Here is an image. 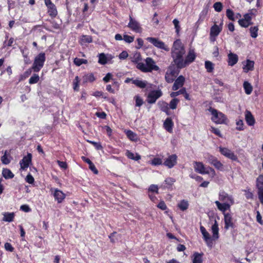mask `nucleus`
<instances>
[{
    "label": "nucleus",
    "instance_id": "63",
    "mask_svg": "<svg viewBox=\"0 0 263 263\" xmlns=\"http://www.w3.org/2000/svg\"><path fill=\"white\" fill-rule=\"evenodd\" d=\"M173 23L174 25L175 28L176 29V32L178 33L180 28L179 21L177 19H174L173 21Z\"/></svg>",
    "mask_w": 263,
    "mask_h": 263
},
{
    "label": "nucleus",
    "instance_id": "23",
    "mask_svg": "<svg viewBox=\"0 0 263 263\" xmlns=\"http://www.w3.org/2000/svg\"><path fill=\"white\" fill-rule=\"evenodd\" d=\"M238 58L237 54L230 52L228 54V65L233 66L237 63Z\"/></svg>",
    "mask_w": 263,
    "mask_h": 263
},
{
    "label": "nucleus",
    "instance_id": "56",
    "mask_svg": "<svg viewBox=\"0 0 263 263\" xmlns=\"http://www.w3.org/2000/svg\"><path fill=\"white\" fill-rule=\"evenodd\" d=\"M85 80L86 82H93L95 80V78L92 73H89L85 76Z\"/></svg>",
    "mask_w": 263,
    "mask_h": 263
},
{
    "label": "nucleus",
    "instance_id": "48",
    "mask_svg": "<svg viewBox=\"0 0 263 263\" xmlns=\"http://www.w3.org/2000/svg\"><path fill=\"white\" fill-rule=\"evenodd\" d=\"M213 7L217 12H220L222 9V5L220 2H216L214 4Z\"/></svg>",
    "mask_w": 263,
    "mask_h": 263
},
{
    "label": "nucleus",
    "instance_id": "62",
    "mask_svg": "<svg viewBox=\"0 0 263 263\" xmlns=\"http://www.w3.org/2000/svg\"><path fill=\"white\" fill-rule=\"evenodd\" d=\"M159 209L162 210H165L167 209V206L164 201H161L157 206Z\"/></svg>",
    "mask_w": 263,
    "mask_h": 263
},
{
    "label": "nucleus",
    "instance_id": "10",
    "mask_svg": "<svg viewBox=\"0 0 263 263\" xmlns=\"http://www.w3.org/2000/svg\"><path fill=\"white\" fill-rule=\"evenodd\" d=\"M177 75V72H176L175 67L173 66H170L165 73V79L167 83H172L174 81V79Z\"/></svg>",
    "mask_w": 263,
    "mask_h": 263
},
{
    "label": "nucleus",
    "instance_id": "25",
    "mask_svg": "<svg viewBox=\"0 0 263 263\" xmlns=\"http://www.w3.org/2000/svg\"><path fill=\"white\" fill-rule=\"evenodd\" d=\"M203 253H199L198 252H194L192 255L193 263H202Z\"/></svg>",
    "mask_w": 263,
    "mask_h": 263
},
{
    "label": "nucleus",
    "instance_id": "31",
    "mask_svg": "<svg viewBox=\"0 0 263 263\" xmlns=\"http://www.w3.org/2000/svg\"><path fill=\"white\" fill-rule=\"evenodd\" d=\"M48 8V13L51 17H55L57 16L58 14V11L56 9L55 6L53 4L47 7Z\"/></svg>",
    "mask_w": 263,
    "mask_h": 263
},
{
    "label": "nucleus",
    "instance_id": "53",
    "mask_svg": "<svg viewBox=\"0 0 263 263\" xmlns=\"http://www.w3.org/2000/svg\"><path fill=\"white\" fill-rule=\"evenodd\" d=\"M214 166L216 170L218 171H224V165L219 160L215 164V165H214Z\"/></svg>",
    "mask_w": 263,
    "mask_h": 263
},
{
    "label": "nucleus",
    "instance_id": "20",
    "mask_svg": "<svg viewBox=\"0 0 263 263\" xmlns=\"http://www.w3.org/2000/svg\"><path fill=\"white\" fill-rule=\"evenodd\" d=\"M212 237L213 241L216 240L219 238V228L218 224L216 220H215L214 223L212 226Z\"/></svg>",
    "mask_w": 263,
    "mask_h": 263
},
{
    "label": "nucleus",
    "instance_id": "30",
    "mask_svg": "<svg viewBox=\"0 0 263 263\" xmlns=\"http://www.w3.org/2000/svg\"><path fill=\"white\" fill-rule=\"evenodd\" d=\"M14 213H5L4 214V217L3 218V220L6 222H12L13 221L14 218Z\"/></svg>",
    "mask_w": 263,
    "mask_h": 263
},
{
    "label": "nucleus",
    "instance_id": "59",
    "mask_svg": "<svg viewBox=\"0 0 263 263\" xmlns=\"http://www.w3.org/2000/svg\"><path fill=\"white\" fill-rule=\"evenodd\" d=\"M141 60V55L140 53H136L134 55V57L132 60V61L134 63H138V62Z\"/></svg>",
    "mask_w": 263,
    "mask_h": 263
},
{
    "label": "nucleus",
    "instance_id": "2",
    "mask_svg": "<svg viewBox=\"0 0 263 263\" xmlns=\"http://www.w3.org/2000/svg\"><path fill=\"white\" fill-rule=\"evenodd\" d=\"M145 64L141 62L138 63L137 68L144 72H152L153 70L157 71L159 69L156 62L151 58H147L145 60Z\"/></svg>",
    "mask_w": 263,
    "mask_h": 263
},
{
    "label": "nucleus",
    "instance_id": "55",
    "mask_svg": "<svg viewBox=\"0 0 263 263\" xmlns=\"http://www.w3.org/2000/svg\"><path fill=\"white\" fill-rule=\"evenodd\" d=\"M175 179L172 177H168L165 180V183L169 186H171L175 182Z\"/></svg>",
    "mask_w": 263,
    "mask_h": 263
},
{
    "label": "nucleus",
    "instance_id": "7",
    "mask_svg": "<svg viewBox=\"0 0 263 263\" xmlns=\"http://www.w3.org/2000/svg\"><path fill=\"white\" fill-rule=\"evenodd\" d=\"M200 230L203 236V239L205 241L206 245L208 247L211 248L213 245L212 237L210 236V234L203 226L201 225L200 226Z\"/></svg>",
    "mask_w": 263,
    "mask_h": 263
},
{
    "label": "nucleus",
    "instance_id": "50",
    "mask_svg": "<svg viewBox=\"0 0 263 263\" xmlns=\"http://www.w3.org/2000/svg\"><path fill=\"white\" fill-rule=\"evenodd\" d=\"M239 24L243 27H248L251 24V23H249L248 21H246L245 19L242 18L239 20L238 21Z\"/></svg>",
    "mask_w": 263,
    "mask_h": 263
},
{
    "label": "nucleus",
    "instance_id": "52",
    "mask_svg": "<svg viewBox=\"0 0 263 263\" xmlns=\"http://www.w3.org/2000/svg\"><path fill=\"white\" fill-rule=\"evenodd\" d=\"M148 192L152 193H156L158 194V187L157 185L155 184H152L148 188Z\"/></svg>",
    "mask_w": 263,
    "mask_h": 263
},
{
    "label": "nucleus",
    "instance_id": "54",
    "mask_svg": "<svg viewBox=\"0 0 263 263\" xmlns=\"http://www.w3.org/2000/svg\"><path fill=\"white\" fill-rule=\"evenodd\" d=\"M123 40L124 41L128 43H130L133 42L134 40V36H129L128 35H124L123 36Z\"/></svg>",
    "mask_w": 263,
    "mask_h": 263
},
{
    "label": "nucleus",
    "instance_id": "18",
    "mask_svg": "<svg viewBox=\"0 0 263 263\" xmlns=\"http://www.w3.org/2000/svg\"><path fill=\"white\" fill-rule=\"evenodd\" d=\"M215 203L216 204L218 209L221 212H223L224 214H225L224 212L227 210H230L231 205L234 204L227 202L221 203L219 201H216Z\"/></svg>",
    "mask_w": 263,
    "mask_h": 263
},
{
    "label": "nucleus",
    "instance_id": "22",
    "mask_svg": "<svg viewBox=\"0 0 263 263\" xmlns=\"http://www.w3.org/2000/svg\"><path fill=\"white\" fill-rule=\"evenodd\" d=\"M99 60L98 63L102 64H106L108 61L112 59L111 55H105L104 53H101L99 54Z\"/></svg>",
    "mask_w": 263,
    "mask_h": 263
},
{
    "label": "nucleus",
    "instance_id": "11",
    "mask_svg": "<svg viewBox=\"0 0 263 263\" xmlns=\"http://www.w3.org/2000/svg\"><path fill=\"white\" fill-rule=\"evenodd\" d=\"M127 26L135 32L140 33L142 31V28L140 23L137 20L133 18L130 15H129V22Z\"/></svg>",
    "mask_w": 263,
    "mask_h": 263
},
{
    "label": "nucleus",
    "instance_id": "5",
    "mask_svg": "<svg viewBox=\"0 0 263 263\" xmlns=\"http://www.w3.org/2000/svg\"><path fill=\"white\" fill-rule=\"evenodd\" d=\"M177 159L176 154L168 155L167 157L164 159L163 165L168 168H172L177 164Z\"/></svg>",
    "mask_w": 263,
    "mask_h": 263
},
{
    "label": "nucleus",
    "instance_id": "6",
    "mask_svg": "<svg viewBox=\"0 0 263 263\" xmlns=\"http://www.w3.org/2000/svg\"><path fill=\"white\" fill-rule=\"evenodd\" d=\"M146 40L158 48L163 49L166 51L170 50L169 47L166 46L163 42L159 40L157 38L148 37L146 38Z\"/></svg>",
    "mask_w": 263,
    "mask_h": 263
},
{
    "label": "nucleus",
    "instance_id": "26",
    "mask_svg": "<svg viewBox=\"0 0 263 263\" xmlns=\"http://www.w3.org/2000/svg\"><path fill=\"white\" fill-rule=\"evenodd\" d=\"M124 133L127 137L132 141L136 142L138 141V138L137 135L131 130H125Z\"/></svg>",
    "mask_w": 263,
    "mask_h": 263
},
{
    "label": "nucleus",
    "instance_id": "39",
    "mask_svg": "<svg viewBox=\"0 0 263 263\" xmlns=\"http://www.w3.org/2000/svg\"><path fill=\"white\" fill-rule=\"evenodd\" d=\"M245 117L246 122L248 125L253 126L254 125L255 120L254 118V116H245Z\"/></svg>",
    "mask_w": 263,
    "mask_h": 263
},
{
    "label": "nucleus",
    "instance_id": "49",
    "mask_svg": "<svg viewBox=\"0 0 263 263\" xmlns=\"http://www.w3.org/2000/svg\"><path fill=\"white\" fill-rule=\"evenodd\" d=\"M136 101V106H140L143 103V99L138 95L136 96L134 98Z\"/></svg>",
    "mask_w": 263,
    "mask_h": 263
},
{
    "label": "nucleus",
    "instance_id": "28",
    "mask_svg": "<svg viewBox=\"0 0 263 263\" xmlns=\"http://www.w3.org/2000/svg\"><path fill=\"white\" fill-rule=\"evenodd\" d=\"M132 83L140 88H145L148 84L147 81L139 79H134V80H132Z\"/></svg>",
    "mask_w": 263,
    "mask_h": 263
},
{
    "label": "nucleus",
    "instance_id": "19",
    "mask_svg": "<svg viewBox=\"0 0 263 263\" xmlns=\"http://www.w3.org/2000/svg\"><path fill=\"white\" fill-rule=\"evenodd\" d=\"M174 127V122L171 118L168 117L163 123L164 128L168 133H172Z\"/></svg>",
    "mask_w": 263,
    "mask_h": 263
},
{
    "label": "nucleus",
    "instance_id": "41",
    "mask_svg": "<svg viewBox=\"0 0 263 263\" xmlns=\"http://www.w3.org/2000/svg\"><path fill=\"white\" fill-rule=\"evenodd\" d=\"M205 67L209 72H211L214 69L213 64L210 61H206L205 62Z\"/></svg>",
    "mask_w": 263,
    "mask_h": 263
},
{
    "label": "nucleus",
    "instance_id": "15",
    "mask_svg": "<svg viewBox=\"0 0 263 263\" xmlns=\"http://www.w3.org/2000/svg\"><path fill=\"white\" fill-rule=\"evenodd\" d=\"M232 216L229 213L224 214V229L228 230L230 228H234L235 224L232 221Z\"/></svg>",
    "mask_w": 263,
    "mask_h": 263
},
{
    "label": "nucleus",
    "instance_id": "14",
    "mask_svg": "<svg viewBox=\"0 0 263 263\" xmlns=\"http://www.w3.org/2000/svg\"><path fill=\"white\" fill-rule=\"evenodd\" d=\"M222 23L219 26L215 24L211 27L210 30V40L211 41L214 42L215 41L216 37L222 30Z\"/></svg>",
    "mask_w": 263,
    "mask_h": 263
},
{
    "label": "nucleus",
    "instance_id": "1",
    "mask_svg": "<svg viewBox=\"0 0 263 263\" xmlns=\"http://www.w3.org/2000/svg\"><path fill=\"white\" fill-rule=\"evenodd\" d=\"M185 53L184 47L180 40L174 41L171 50V56L173 62L178 68L181 69L192 63L196 58L194 49H190L187 55L184 59Z\"/></svg>",
    "mask_w": 263,
    "mask_h": 263
},
{
    "label": "nucleus",
    "instance_id": "35",
    "mask_svg": "<svg viewBox=\"0 0 263 263\" xmlns=\"http://www.w3.org/2000/svg\"><path fill=\"white\" fill-rule=\"evenodd\" d=\"M243 86L245 89V92L247 95H250L252 91V87L251 84L247 81H245L243 83Z\"/></svg>",
    "mask_w": 263,
    "mask_h": 263
},
{
    "label": "nucleus",
    "instance_id": "32",
    "mask_svg": "<svg viewBox=\"0 0 263 263\" xmlns=\"http://www.w3.org/2000/svg\"><path fill=\"white\" fill-rule=\"evenodd\" d=\"M126 156L128 158L136 161H138L141 159V156L140 155L138 154H136V155H135L133 153L130 152L128 150H127L126 152Z\"/></svg>",
    "mask_w": 263,
    "mask_h": 263
},
{
    "label": "nucleus",
    "instance_id": "24",
    "mask_svg": "<svg viewBox=\"0 0 263 263\" xmlns=\"http://www.w3.org/2000/svg\"><path fill=\"white\" fill-rule=\"evenodd\" d=\"M211 120L216 124H226L228 120L226 116H212Z\"/></svg>",
    "mask_w": 263,
    "mask_h": 263
},
{
    "label": "nucleus",
    "instance_id": "38",
    "mask_svg": "<svg viewBox=\"0 0 263 263\" xmlns=\"http://www.w3.org/2000/svg\"><path fill=\"white\" fill-rule=\"evenodd\" d=\"M73 62L75 65H76L78 66H80L83 64H87V60L83 59H79L78 58H76L74 59Z\"/></svg>",
    "mask_w": 263,
    "mask_h": 263
},
{
    "label": "nucleus",
    "instance_id": "46",
    "mask_svg": "<svg viewBox=\"0 0 263 263\" xmlns=\"http://www.w3.org/2000/svg\"><path fill=\"white\" fill-rule=\"evenodd\" d=\"M185 92V88L183 87L181 89H180L179 91H175V92H172L170 94V96L171 97L174 98V97H175L180 94H182Z\"/></svg>",
    "mask_w": 263,
    "mask_h": 263
},
{
    "label": "nucleus",
    "instance_id": "42",
    "mask_svg": "<svg viewBox=\"0 0 263 263\" xmlns=\"http://www.w3.org/2000/svg\"><path fill=\"white\" fill-rule=\"evenodd\" d=\"M210 130L218 137L222 138V135L221 134L220 130L218 128H215L213 126H211Z\"/></svg>",
    "mask_w": 263,
    "mask_h": 263
},
{
    "label": "nucleus",
    "instance_id": "64",
    "mask_svg": "<svg viewBox=\"0 0 263 263\" xmlns=\"http://www.w3.org/2000/svg\"><path fill=\"white\" fill-rule=\"evenodd\" d=\"M257 195L259 202L263 204V190L257 192Z\"/></svg>",
    "mask_w": 263,
    "mask_h": 263
},
{
    "label": "nucleus",
    "instance_id": "37",
    "mask_svg": "<svg viewBox=\"0 0 263 263\" xmlns=\"http://www.w3.org/2000/svg\"><path fill=\"white\" fill-rule=\"evenodd\" d=\"M39 76L37 74H33L32 76L30 78L29 83L30 84H35L39 82Z\"/></svg>",
    "mask_w": 263,
    "mask_h": 263
},
{
    "label": "nucleus",
    "instance_id": "57",
    "mask_svg": "<svg viewBox=\"0 0 263 263\" xmlns=\"http://www.w3.org/2000/svg\"><path fill=\"white\" fill-rule=\"evenodd\" d=\"M5 249L6 250L12 252H13L14 248L12 247L11 243L9 242H6L4 245Z\"/></svg>",
    "mask_w": 263,
    "mask_h": 263
},
{
    "label": "nucleus",
    "instance_id": "45",
    "mask_svg": "<svg viewBox=\"0 0 263 263\" xmlns=\"http://www.w3.org/2000/svg\"><path fill=\"white\" fill-rule=\"evenodd\" d=\"M257 27H251L250 29V31L251 33V37L253 38H256L257 36V31H258Z\"/></svg>",
    "mask_w": 263,
    "mask_h": 263
},
{
    "label": "nucleus",
    "instance_id": "16",
    "mask_svg": "<svg viewBox=\"0 0 263 263\" xmlns=\"http://www.w3.org/2000/svg\"><path fill=\"white\" fill-rule=\"evenodd\" d=\"M55 200L58 203H62L66 197V195L62 191L58 189H55L53 194Z\"/></svg>",
    "mask_w": 263,
    "mask_h": 263
},
{
    "label": "nucleus",
    "instance_id": "34",
    "mask_svg": "<svg viewBox=\"0 0 263 263\" xmlns=\"http://www.w3.org/2000/svg\"><path fill=\"white\" fill-rule=\"evenodd\" d=\"M254 67V62L250 61V60H247L246 61V65H244L243 67V70L245 72H247L249 70H252Z\"/></svg>",
    "mask_w": 263,
    "mask_h": 263
},
{
    "label": "nucleus",
    "instance_id": "47",
    "mask_svg": "<svg viewBox=\"0 0 263 263\" xmlns=\"http://www.w3.org/2000/svg\"><path fill=\"white\" fill-rule=\"evenodd\" d=\"M226 15L229 20L232 21H234L235 20L234 13L232 10L230 9H227L226 11Z\"/></svg>",
    "mask_w": 263,
    "mask_h": 263
},
{
    "label": "nucleus",
    "instance_id": "43",
    "mask_svg": "<svg viewBox=\"0 0 263 263\" xmlns=\"http://www.w3.org/2000/svg\"><path fill=\"white\" fill-rule=\"evenodd\" d=\"M179 102V100L176 98H174L173 100H171L169 104L170 108L174 109L176 108L177 105Z\"/></svg>",
    "mask_w": 263,
    "mask_h": 263
},
{
    "label": "nucleus",
    "instance_id": "29",
    "mask_svg": "<svg viewBox=\"0 0 263 263\" xmlns=\"http://www.w3.org/2000/svg\"><path fill=\"white\" fill-rule=\"evenodd\" d=\"M2 175L6 179H12L14 176L11 171L8 168H3Z\"/></svg>",
    "mask_w": 263,
    "mask_h": 263
},
{
    "label": "nucleus",
    "instance_id": "40",
    "mask_svg": "<svg viewBox=\"0 0 263 263\" xmlns=\"http://www.w3.org/2000/svg\"><path fill=\"white\" fill-rule=\"evenodd\" d=\"M158 105L160 106L161 108V109L164 111L165 113L167 114V110L168 109V104L163 101H160L158 102Z\"/></svg>",
    "mask_w": 263,
    "mask_h": 263
},
{
    "label": "nucleus",
    "instance_id": "21",
    "mask_svg": "<svg viewBox=\"0 0 263 263\" xmlns=\"http://www.w3.org/2000/svg\"><path fill=\"white\" fill-rule=\"evenodd\" d=\"M11 159L10 152H8L6 150L5 151L4 155L1 157V160L3 164L7 165L10 163Z\"/></svg>",
    "mask_w": 263,
    "mask_h": 263
},
{
    "label": "nucleus",
    "instance_id": "44",
    "mask_svg": "<svg viewBox=\"0 0 263 263\" xmlns=\"http://www.w3.org/2000/svg\"><path fill=\"white\" fill-rule=\"evenodd\" d=\"M88 142L91 144L97 150H102L103 149V146L100 142H97L92 141H88Z\"/></svg>",
    "mask_w": 263,
    "mask_h": 263
},
{
    "label": "nucleus",
    "instance_id": "51",
    "mask_svg": "<svg viewBox=\"0 0 263 263\" xmlns=\"http://www.w3.org/2000/svg\"><path fill=\"white\" fill-rule=\"evenodd\" d=\"M236 129L238 130H243V122L242 120H239L236 121Z\"/></svg>",
    "mask_w": 263,
    "mask_h": 263
},
{
    "label": "nucleus",
    "instance_id": "17",
    "mask_svg": "<svg viewBox=\"0 0 263 263\" xmlns=\"http://www.w3.org/2000/svg\"><path fill=\"white\" fill-rule=\"evenodd\" d=\"M185 82V78L182 76H180L175 81V82L172 86L173 90H177L178 89L182 87Z\"/></svg>",
    "mask_w": 263,
    "mask_h": 263
},
{
    "label": "nucleus",
    "instance_id": "60",
    "mask_svg": "<svg viewBox=\"0 0 263 263\" xmlns=\"http://www.w3.org/2000/svg\"><path fill=\"white\" fill-rule=\"evenodd\" d=\"M89 168L95 174H98L99 173L98 170L96 167L95 164L92 162L89 164Z\"/></svg>",
    "mask_w": 263,
    "mask_h": 263
},
{
    "label": "nucleus",
    "instance_id": "27",
    "mask_svg": "<svg viewBox=\"0 0 263 263\" xmlns=\"http://www.w3.org/2000/svg\"><path fill=\"white\" fill-rule=\"evenodd\" d=\"M256 187L257 192L263 190V175H259L256 180Z\"/></svg>",
    "mask_w": 263,
    "mask_h": 263
},
{
    "label": "nucleus",
    "instance_id": "13",
    "mask_svg": "<svg viewBox=\"0 0 263 263\" xmlns=\"http://www.w3.org/2000/svg\"><path fill=\"white\" fill-rule=\"evenodd\" d=\"M162 95V92L160 90L152 91L147 96V102L150 104L154 103Z\"/></svg>",
    "mask_w": 263,
    "mask_h": 263
},
{
    "label": "nucleus",
    "instance_id": "58",
    "mask_svg": "<svg viewBox=\"0 0 263 263\" xmlns=\"http://www.w3.org/2000/svg\"><path fill=\"white\" fill-rule=\"evenodd\" d=\"M26 181L29 184H33L34 182V179L30 174H29L26 177Z\"/></svg>",
    "mask_w": 263,
    "mask_h": 263
},
{
    "label": "nucleus",
    "instance_id": "9",
    "mask_svg": "<svg viewBox=\"0 0 263 263\" xmlns=\"http://www.w3.org/2000/svg\"><path fill=\"white\" fill-rule=\"evenodd\" d=\"M219 148L221 154L226 157L233 161H238V157L237 155H236L234 153L231 151L230 149L226 147H222L221 146H220Z\"/></svg>",
    "mask_w": 263,
    "mask_h": 263
},
{
    "label": "nucleus",
    "instance_id": "12",
    "mask_svg": "<svg viewBox=\"0 0 263 263\" xmlns=\"http://www.w3.org/2000/svg\"><path fill=\"white\" fill-rule=\"evenodd\" d=\"M32 155L31 153H28L26 156L23 157V159L20 161L21 169L26 170L32 162Z\"/></svg>",
    "mask_w": 263,
    "mask_h": 263
},
{
    "label": "nucleus",
    "instance_id": "8",
    "mask_svg": "<svg viewBox=\"0 0 263 263\" xmlns=\"http://www.w3.org/2000/svg\"><path fill=\"white\" fill-rule=\"evenodd\" d=\"M219 200L223 203L227 202L234 204V199L232 195L228 194L224 191H220L219 193Z\"/></svg>",
    "mask_w": 263,
    "mask_h": 263
},
{
    "label": "nucleus",
    "instance_id": "4",
    "mask_svg": "<svg viewBox=\"0 0 263 263\" xmlns=\"http://www.w3.org/2000/svg\"><path fill=\"white\" fill-rule=\"evenodd\" d=\"M46 60L45 54L43 52L39 53L34 58V60L32 66V69L34 72H39L43 67Z\"/></svg>",
    "mask_w": 263,
    "mask_h": 263
},
{
    "label": "nucleus",
    "instance_id": "36",
    "mask_svg": "<svg viewBox=\"0 0 263 263\" xmlns=\"http://www.w3.org/2000/svg\"><path fill=\"white\" fill-rule=\"evenodd\" d=\"M163 161L162 158L159 157H155L151 161V164L154 166L163 165Z\"/></svg>",
    "mask_w": 263,
    "mask_h": 263
},
{
    "label": "nucleus",
    "instance_id": "61",
    "mask_svg": "<svg viewBox=\"0 0 263 263\" xmlns=\"http://www.w3.org/2000/svg\"><path fill=\"white\" fill-rule=\"evenodd\" d=\"M81 40L85 43H91L92 42V37L89 35H83Z\"/></svg>",
    "mask_w": 263,
    "mask_h": 263
},
{
    "label": "nucleus",
    "instance_id": "33",
    "mask_svg": "<svg viewBox=\"0 0 263 263\" xmlns=\"http://www.w3.org/2000/svg\"><path fill=\"white\" fill-rule=\"evenodd\" d=\"M189 206V203L187 201L185 200H182L178 204V207L179 209L182 211H184L186 210Z\"/></svg>",
    "mask_w": 263,
    "mask_h": 263
},
{
    "label": "nucleus",
    "instance_id": "3",
    "mask_svg": "<svg viewBox=\"0 0 263 263\" xmlns=\"http://www.w3.org/2000/svg\"><path fill=\"white\" fill-rule=\"evenodd\" d=\"M194 168L195 171L202 175L211 174L212 177L216 175V172L215 170L210 166L206 167L202 162L194 161L193 162Z\"/></svg>",
    "mask_w": 263,
    "mask_h": 263
}]
</instances>
